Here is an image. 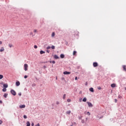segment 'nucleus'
I'll list each match as a JSON object with an SVG mask.
<instances>
[{"instance_id": "nucleus-43", "label": "nucleus", "mask_w": 126, "mask_h": 126, "mask_svg": "<svg viewBox=\"0 0 126 126\" xmlns=\"http://www.w3.org/2000/svg\"><path fill=\"white\" fill-rule=\"evenodd\" d=\"M18 95H19V96H21V93H19V94H18Z\"/></svg>"}, {"instance_id": "nucleus-11", "label": "nucleus", "mask_w": 126, "mask_h": 126, "mask_svg": "<svg viewBox=\"0 0 126 126\" xmlns=\"http://www.w3.org/2000/svg\"><path fill=\"white\" fill-rule=\"evenodd\" d=\"M123 69L125 71H126V66L125 65H124L123 66Z\"/></svg>"}, {"instance_id": "nucleus-52", "label": "nucleus", "mask_w": 126, "mask_h": 126, "mask_svg": "<svg viewBox=\"0 0 126 126\" xmlns=\"http://www.w3.org/2000/svg\"><path fill=\"white\" fill-rule=\"evenodd\" d=\"M32 32H31V35H32Z\"/></svg>"}, {"instance_id": "nucleus-49", "label": "nucleus", "mask_w": 126, "mask_h": 126, "mask_svg": "<svg viewBox=\"0 0 126 126\" xmlns=\"http://www.w3.org/2000/svg\"><path fill=\"white\" fill-rule=\"evenodd\" d=\"M79 120H81V117H79Z\"/></svg>"}, {"instance_id": "nucleus-21", "label": "nucleus", "mask_w": 126, "mask_h": 126, "mask_svg": "<svg viewBox=\"0 0 126 126\" xmlns=\"http://www.w3.org/2000/svg\"><path fill=\"white\" fill-rule=\"evenodd\" d=\"M55 32H52L51 36L52 37H55Z\"/></svg>"}, {"instance_id": "nucleus-14", "label": "nucleus", "mask_w": 126, "mask_h": 126, "mask_svg": "<svg viewBox=\"0 0 126 126\" xmlns=\"http://www.w3.org/2000/svg\"><path fill=\"white\" fill-rule=\"evenodd\" d=\"M54 59H56V60H58V59H59V56H58V55H54Z\"/></svg>"}, {"instance_id": "nucleus-15", "label": "nucleus", "mask_w": 126, "mask_h": 126, "mask_svg": "<svg viewBox=\"0 0 126 126\" xmlns=\"http://www.w3.org/2000/svg\"><path fill=\"white\" fill-rule=\"evenodd\" d=\"M71 113V111H70V110H69L66 112V114H68V115H69Z\"/></svg>"}, {"instance_id": "nucleus-10", "label": "nucleus", "mask_w": 126, "mask_h": 126, "mask_svg": "<svg viewBox=\"0 0 126 126\" xmlns=\"http://www.w3.org/2000/svg\"><path fill=\"white\" fill-rule=\"evenodd\" d=\"M96 118H97V119H98V120H101V119H102V118H103V116L100 117L99 115H97L96 116Z\"/></svg>"}, {"instance_id": "nucleus-36", "label": "nucleus", "mask_w": 126, "mask_h": 126, "mask_svg": "<svg viewBox=\"0 0 126 126\" xmlns=\"http://www.w3.org/2000/svg\"><path fill=\"white\" fill-rule=\"evenodd\" d=\"M98 90H101V89H102V88L100 87H98Z\"/></svg>"}, {"instance_id": "nucleus-47", "label": "nucleus", "mask_w": 126, "mask_h": 126, "mask_svg": "<svg viewBox=\"0 0 126 126\" xmlns=\"http://www.w3.org/2000/svg\"><path fill=\"white\" fill-rule=\"evenodd\" d=\"M32 126H34V123L32 124Z\"/></svg>"}, {"instance_id": "nucleus-29", "label": "nucleus", "mask_w": 126, "mask_h": 126, "mask_svg": "<svg viewBox=\"0 0 126 126\" xmlns=\"http://www.w3.org/2000/svg\"><path fill=\"white\" fill-rule=\"evenodd\" d=\"M55 48V46H54V45H52V47H51V48H52L53 50H54Z\"/></svg>"}, {"instance_id": "nucleus-50", "label": "nucleus", "mask_w": 126, "mask_h": 126, "mask_svg": "<svg viewBox=\"0 0 126 126\" xmlns=\"http://www.w3.org/2000/svg\"><path fill=\"white\" fill-rule=\"evenodd\" d=\"M58 80V77H56V80Z\"/></svg>"}, {"instance_id": "nucleus-28", "label": "nucleus", "mask_w": 126, "mask_h": 126, "mask_svg": "<svg viewBox=\"0 0 126 126\" xmlns=\"http://www.w3.org/2000/svg\"><path fill=\"white\" fill-rule=\"evenodd\" d=\"M75 32V35H78V34H79V32H77V31H76V32Z\"/></svg>"}, {"instance_id": "nucleus-3", "label": "nucleus", "mask_w": 126, "mask_h": 126, "mask_svg": "<svg viewBox=\"0 0 126 126\" xmlns=\"http://www.w3.org/2000/svg\"><path fill=\"white\" fill-rule=\"evenodd\" d=\"M87 104H88L89 107H90L91 108L93 107V104H92V103H91L90 102H87Z\"/></svg>"}, {"instance_id": "nucleus-51", "label": "nucleus", "mask_w": 126, "mask_h": 126, "mask_svg": "<svg viewBox=\"0 0 126 126\" xmlns=\"http://www.w3.org/2000/svg\"><path fill=\"white\" fill-rule=\"evenodd\" d=\"M86 121H87V120L88 119V118H86Z\"/></svg>"}, {"instance_id": "nucleus-18", "label": "nucleus", "mask_w": 126, "mask_h": 126, "mask_svg": "<svg viewBox=\"0 0 126 126\" xmlns=\"http://www.w3.org/2000/svg\"><path fill=\"white\" fill-rule=\"evenodd\" d=\"M3 87H4V88H7V87H8V85H7L6 84H4Z\"/></svg>"}, {"instance_id": "nucleus-54", "label": "nucleus", "mask_w": 126, "mask_h": 126, "mask_svg": "<svg viewBox=\"0 0 126 126\" xmlns=\"http://www.w3.org/2000/svg\"><path fill=\"white\" fill-rule=\"evenodd\" d=\"M86 85H87V84H86Z\"/></svg>"}, {"instance_id": "nucleus-17", "label": "nucleus", "mask_w": 126, "mask_h": 126, "mask_svg": "<svg viewBox=\"0 0 126 126\" xmlns=\"http://www.w3.org/2000/svg\"><path fill=\"white\" fill-rule=\"evenodd\" d=\"M111 87H113V88L116 87V84H112L111 85Z\"/></svg>"}, {"instance_id": "nucleus-53", "label": "nucleus", "mask_w": 126, "mask_h": 126, "mask_svg": "<svg viewBox=\"0 0 126 126\" xmlns=\"http://www.w3.org/2000/svg\"><path fill=\"white\" fill-rule=\"evenodd\" d=\"M47 53H49L48 51H47Z\"/></svg>"}, {"instance_id": "nucleus-2", "label": "nucleus", "mask_w": 126, "mask_h": 126, "mask_svg": "<svg viewBox=\"0 0 126 126\" xmlns=\"http://www.w3.org/2000/svg\"><path fill=\"white\" fill-rule=\"evenodd\" d=\"M10 93L12 95H13V96H15V95H16V92L13 90H11Z\"/></svg>"}, {"instance_id": "nucleus-7", "label": "nucleus", "mask_w": 126, "mask_h": 126, "mask_svg": "<svg viewBox=\"0 0 126 126\" xmlns=\"http://www.w3.org/2000/svg\"><path fill=\"white\" fill-rule=\"evenodd\" d=\"M26 106L25 105H22L20 106V109H23V108H25Z\"/></svg>"}, {"instance_id": "nucleus-1", "label": "nucleus", "mask_w": 126, "mask_h": 126, "mask_svg": "<svg viewBox=\"0 0 126 126\" xmlns=\"http://www.w3.org/2000/svg\"><path fill=\"white\" fill-rule=\"evenodd\" d=\"M24 70H25V71H27V70H28V64H24Z\"/></svg>"}, {"instance_id": "nucleus-13", "label": "nucleus", "mask_w": 126, "mask_h": 126, "mask_svg": "<svg viewBox=\"0 0 126 126\" xmlns=\"http://www.w3.org/2000/svg\"><path fill=\"white\" fill-rule=\"evenodd\" d=\"M60 58H61V59H63L64 58V55L61 54Z\"/></svg>"}, {"instance_id": "nucleus-4", "label": "nucleus", "mask_w": 126, "mask_h": 126, "mask_svg": "<svg viewBox=\"0 0 126 126\" xmlns=\"http://www.w3.org/2000/svg\"><path fill=\"white\" fill-rule=\"evenodd\" d=\"M93 66L94 67H97V66H98V63H97V62H94L93 63Z\"/></svg>"}, {"instance_id": "nucleus-31", "label": "nucleus", "mask_w": 126, "mask_h": 126, "mask_svg": "<svg viewBox=\"0 0 126 126\" xmlns=\"http://www.w3.org/2000/svg\"><path fill=\"white\" fill-rule=\"evenodd\" d=\"M118 98H119V99H122V98H123V96H122L121 95H119V96H118Z\"/></svg>"}, {"instance_id": "nucleus-16", "label": "nucleus", "mask_w": 126, "mask_h": 126, "mask_svg": "<svg viewBox=\"0 0 126 126\" xmlns=\"http://www.w3.org/2000/svg\"><path fill=\"white\" fill-rule=\"evenodd\" d=\"M86 101H87V98H86V97H84V98L83 99V102H86Z\"/></svg>"}, {"instance_id": "nucleus-27", "label": "nucleus", "mask_w": 126, "mask_h": 126, "mask_svg": "<svg viewBox=\"0 0 126 126\" xmlns=\"http://www.w3.org/2000/svg\"><path fill=\"white\" fill-rule=\"evenodd\" d=\"M56 63V61H53L52 62L51 61L50 63Z\"/></svg>"}, {"instance_id": "nucleus-42", "label": "nucleus", "mask_w": 126, "mask_h": 126, "mask_svg": "<svg viewBox=\"0 0 126 126\" xmlns=\"http://www.w3.org/2000/svg\"><path fill=\"white\" fill-rule=\"evenodd\" d=\"M2 124V121L0 120V125H1Z\"/></svg>"}, {"instance_id": "nucleus-12", "label": "nucleus", "mask_w": 126, "mask_h": 126, "mask_svg": "<svg viewBox=\"0 0 126 126\" xmlns=\"http://www.w3.org/2000/svg\"><path fill=\"white\" fill-rule=\"evenodd\" d=\"M90 91H91V92H94V89H93V88H90Z\"/></svg>"}, {"instance_id": "nucleus-40", "label": "nucleus", "mask_w": 126, "mask_h": 126, "mask_svg": "<svg viewBox=\"0 0 126 126\" xmlns=\"http://www.w3.org/2000/svg\"><path fill=\"white\" fill-rule=\"evenodd\" d=\"M32 87H34L36 86V84H33L32 85Z\"/></svg>"}, {"instance_id": "nucleus-45", "label": "nucleus", "mask_w": 126, "mask_h": 126, "mask_svg": "<svg viewBox=\"0 0 126 126\" xmlns=\"http://www.w3.org/2000/svg\"><path fill=\"white\" fill-rule=\"evenodd\" d=\"M75 80H77V77H75Z\"/></svg>"}, {"instance_id": "nucleus-20", "label": "nucleus", "mask_w": 126, "mask_h": 126, "mask_svg": "<svg viewBox=\"0 0 126 126\" xmlns=\"http://www.w3.org/2000/svg\"><path fill=\"white\" fill-rule=\"evenodd\" d=\"M33 32H34V33H37L38 30L34 29V30H33Z\"/></svg>"}, {"instance_id": "nucleus-5", "label": "nucleus", "mask_w": 126, "mask_h": 126, "mask_svg": "<svg viewBox=\"0 0 126 126\" xmlns=\"http://www.w3.org/2000/svg\"><path fill=\"white\" fill-rule=\"evenodd\" d=\"M63 74H70V72L64 71Z\"/></svg>"}, {"instance_id": "nucleus-23", "label": "nucleus", "mask_w": 126, "mask_h": 126, "mask_svg": "<svg viewBox=\"0 0 126 126\" xmlns=\"http://www.w3.org/2000/svg\"><path fill=\"white\" fill-rule=\"evenodd\" d=\"M73 56H75V55H76V51H74L73 53Z\"/></svg>"}, {"instance_id": "nucleus-41", "label": "nucleus", "mask_w": 126, "mask_h": 126, "mask_svg": "<svg viewBox=\"0 0 126 126\" xmlns=\"http://www.w3.org/2000/svg\"><path fill=\"white\" fill-rule=\"evenodd\" d=\"M27 77H28V76H27V75H25L24 76V78H25V79L27 78Z\"/></svg>"}, {"instance_id": "nucleus-33", "label": "nucleus", "mask_w": 126, "mask_h": 126, "mask_svg": "<svg viewBox=\"0 0 126 126\" xmlns=\"http://www.w3.org/2000/svg\"><path fill=\"white\" fill-rule=\"evenodd\" d=\"M24 119H27V116L26 115H24Z\"/></svg>"}, {"instance_id": "nucleus-37", "label": "nucleus", "mask_w": 126, "mask_h": 126, "mask_svg": "<svg viewBox=\"0 0 126 126\" xmlns=\"http://www.w3.org/2000/svg\"><path fill=\"white\" fill-rule=\"evenodd\" d=\"M70 101H71L70 99H68L67 100V102H70Z\"/></svg>"}, {"instance_id": "nucleus-46", "label": "nucleus", "mask_w": 126, "mask_h": 126, "mask_svg": "<svg viewBox=\"0 0 126 126\" xmlns=\"http://www.w3.org/2000/svg\"><path fill=\"white\" fill-rule=\"evenodd\" d=\"M1 44H2V41H0V45H1Z\"/></svg>"}, {"instance_id": "nucleus-38", "label": "nucleus", "mask_w": 126, "mask_h": 126, "mask_svg": "<svg viewBox=\"0 0 126 126\" xmlns=\"http://www.w3.org/2000/svg\"><path fill=\"white\" fill-rule=\"evenodd\" d=\"M56 104V105H59V104H60V102L57 101Z\"/></svg>"}, {"instance_id": "nucleus-9", "label": "nucleus", "mask_w": 126, "mask_h": 126, "mask_svg": "<svg viewBox=\"0 0 126 126\" xmlns=\"http://www.w3.org/2000/svg\"><path fill=\"white\" fill-rule=\"evenodd\" d=\"M16 85L17 86H19V85H20V82H19V81L16 82Z\"/></svg>"}, {"instance_id": "nucleus-32", "label": "nucleus", "mask_w": 126, "mask_h": 126, "mask_svg": "<svg viewBox=\"0 0 126 126\" xmlns=\"http://www.w3.org/2000/svg\"><path fill=\"white\" fill-rule=\"evenodd\" d=\"M9 47L10 48H12V45L11 44H9Z\"/></svg>"}, {"instance_id": "nucleus-22", "label": "nucleus", "mask_w": 126, "mask_h": 126, "mask_svg": "<svg viewBox=\"0 0 126 126\" xmlns=\"http://www.w3.org/2000/svg\"><path fill=\"white\" fill-rule=\"evenodd\" d=\"M27 126H30V122H28L27 123Z\"/></svg>"}, {"instance_id": "nucleus-25", "label": "nucleus", "mask_w": 126, "mask_h": 126, "mask_svg": "<svg viewBox=\"0 0 126 126\" xmlns=\"http://www.w3.org/2000/svg\"><path fill=\"white\" fill-rule=\"evenodd\" d=\"M3 92H5L6 91V89L3 88L2 90Z\"/></svg>"}, {"instance_id": "nucleus-35", "label": "nucleus", "mask_w": 126, "mask_h": 126, "mask_svg": "<svg viewBox=\"0 0 126 126\" xmlns=\"http://www.w3.org/2000/svg\"><path fill=\"white\" fill-rule=\"evenodd\" d=\"M34 49H37V48H38V46H37V45H34Z\"/></svg>"}, {"instance_id": "nucleus-30", "label": "nucleus", "mask_w": 126, "mask_h": 126, "mask_svg": "<svg viewBox=\"0 0 126 126\" xmlns=\"http://www.w3.org/2000/svg\"><path fill=\"white\" fill-rule=\"evenodd\" d=\"M65 94H64L63 95V99L64 100V99H65Z\"/></svg>"}, {"instance_id": "nucleus-26", "label": "nucleus", "mask_w": 126, "mask_h": 126, "mask_svg": "<svg viewBox=\"0 0 126 126\" xmlns=\"http://www.w3.org/2000/svg\"><path fill=\"white\" fill-rule=\"evenodd\" d=\"M7 94H4V98H6V97H7Z\"/></svg>"}, {"instance_id": "nucleus-44", "label": "nucleus", "mask_w": 126, "mask_h": 126, "mask_svg": "<svg viewBox=\"0 0 126 126\" xmlns=\"http://www.w3.org/2000/svg\"><path fill=\"white\" fill-rule=\"evenodd\" d=\"M115 103H117V102L118 101V100H117V99H115Z\"/></svg>"}, {"instance_id": "nucleus-39", "label": "nucleus", "mask_w": 126, "mask_h": 126, "mask_svg": "<svg viewBox=\"0 0 126 126\" xmlns=\"http://www.w3.org/2000/svg\"><path fill=\"white\" fill-rule=\"evenodd\" d=\"M51 48V46H48L47 47V50H49L50 49V48Z\"/></svg>"}, {"instance_id": "nucleus-8", "label": "nucleus", "mask_w": 126, "mask_h": 126, "mask_svg": "<svg viewBox=\"0 0 126 126\" xmlns=\"http://www.w3.org/2000/svg\"><path fill=\"white\" fill-rule=\"evenodd\" d=\"M0 52H4V48H3V47H2L1 48V49H0Z\"/></svg>"}, {"instance_id": "nucleus-6", "label": "nucleus", "mask_w": 126, "mask_h": 126, "mask_svg": "<svg viewBox=\"0 0 126 126\" xmlns=\"http://www.w3.org/2000/svg\"><path fill=\"white\" fill-rule=\"evenodd\" d=\"M85 115H88V116H90L91 114H90V112H85L84 113Z\"/></svg>"}, {"instance_id": "nucleus-34", "label": "nucleus", "mask_w": 126, "mask_h": 126, "mask_svg": "<svg viewBox=\"0 0 126 126\" xmlns=\"http://www.w3.org/2000/svg\"><path fill=\"white\" fill-rule=\"evenodd\" d=\"M81 123L82 124H84L85 123L84 120H82Z\"/></svg>"}, {"instance_id": "nucleus-19", "label": "nucleus", "mask_w": 126, "mask_h": 126, "mask_svg": "<svg viewBox=\"0 0 126 126\" xmlns=\"http://www.w3.org/2000/svg\"><path fill=\"white\" fill-rule=\"evenodd\" d=\"M40 53L41 55L43 54H45V51H40Z\"/></svg>"}, {"instance_id": "nucleus-24", "label": "nucleus", "mask_w": 126, "mask_h": 126, "mask_svg": "<svg viewBox=\"0 0 126 126\" xmlns=\"http://www.w3.org/2000/svg\"><path fill=\"white\" fill-rule=\"evenodd\" d=\"M3 78V76L2 75H0V79H2Z\"/></svg>"}, {"instance_id": "nucleus-48", "label": "nucleus", "mask_w": 126, "mask_h": 126, "mask_svg": "<svg viewBox=\"0 0 126 126\" xmlns=\"http://www.w3.org/2000/svg\"><path fill=\"white\" fill-rule=\"evenodd\" d=\"M2 103V101L1 100H0V103L1 104Z\"/></svg>"}]
</instances>
